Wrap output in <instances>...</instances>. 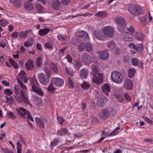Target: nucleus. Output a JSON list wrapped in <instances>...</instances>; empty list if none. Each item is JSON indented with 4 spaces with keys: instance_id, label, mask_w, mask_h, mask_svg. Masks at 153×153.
I'll return each mask as SVG.
<instances>
[{
    "instance_id": "nucleus-28",
    "label": "nucleus",
    "mask_w": 153,
    "mask_h": 153,
    "mask_svg": "<svg viewBox=\"0 0 153 153\" xmlns=\"http://www.w3.org/2000/svg\"><path fill=\"white\" fill-rule=\"evenodd\" d=\"M25 7L26 9L32 10L33 8V6L30 1H27L24 4Z\"/></svg>"
},
{
    "instance_id": "nucleus-51",
    "label": "nucleus",
    "mask_w": 153,
    "mask_h": 153,
    "mask_svg": "<svg viewBox=\"0 0 153 153\" xmlns=\"http://www.w3.org/2000/svg\"><path fill=\"white\" fill-rule=\"evenodd\" d=\"M2 153H13V151L7 148H1Z\"/></svg>"
},
{
    "instance_id": "nucleus-42",
    "label": "nucleus",
    "mask_w": 153,
    "mask_h": 153,
    "mask_svg": "<svg viewBox=\"0 0 153 153\" xmlns=\"http://www.w3.org/2000/svg\"><path fill=\"white\" fill-rule=\"evenodd\" d=\"M53 84L51 82V84H50L49 86L47 88V89L50 93H52L54 92L56 89V88L53 86Z\"/></svg>"
},
{
    "instance_id": "nucleus-14",
    "label": "nucleus",
    "mask_w": 153,
    "mask_h": 153,
    "mask_svg": "<svg viewBox=\"0 0 153 153\" xmlns=\"http://www.w3.org/2000/svg\"><path fill=\"white\" fill-rule=\"evenodd\" d=\"M35 120L37 125L40 128H45L44 123H45L47 121L46 119H42L41 118L36 117Z\"/></svg>"
},
{
    "instance_id": "nucleus-57",
    "label": "nucleus",
    "mask_w": 153,
    "mask_h": 153,
    "mask_svg": "<svg viewBox=\"0 0 153 153\" xmlns=\"http://www.w3.org/2000/svg\"><path fill=\"white\" fill-rule=\"evenodd\" d=\"M45 46L47 48L52 49L53 48V45L51 42H47L45 43Z\"/></svg>"
},
{
    "instance_id": "nucleus-59",
    "label": "nucleus",
    "mask_w": 153,
    "mask_h": 153,
    "mask_svg": "<svg viewBox=\"0 0 153 153\" xmlns=\"http://www.w3.org/2000/svg\"><path fill=\"white\" fill-rule=\"evenodd\" d=\"M91 68L95 74L98 72L97 68L95 65H91Z\"/></svg>"
},
{
    "instance_id": "nucleus-29",
    "label": "nucleus",
    "mask_w": 153,
    "mask_h": 153,
    "mask_svg": "<svg viewBox=\"0 0 153 153\" xmlns=\"http://www.w3.org/2000/svg\"><path fill=\"white\" fill-rule=\"evenodd\" d=\"M109 56V53L107 51H103L100 54V57L102 59L105 60L108 58Z\"/></svg>"
},
{
    "instance_id": "nucleus-11",
    "label": "nucleus",
    "mask_w": 153,
    "mask_h": 153,
    "mask_svg": "<svg viewBox=\"0 0 153 153\" xmlns=\"http://www.w3.org/2000/svg\"><path fill=\"white\" fill-rule=\"evenodd\" d=\"M131 62L132 65L134 66H138L139 68H143L144 65L143 62L137 58L134 57L131 58Z\"/></svg>"
},
{
    "instance_id": "nucleus-21",
    "label": "nucleus",
    "mask_w": 153,
    "mask_h": 153,
    "mask_svg": "<svg viewBox=\"0 0 153 153\" xmlns=\"http://www.w3.org/2000/svg\"><path fill=\"white\" fill-rule=\"evenodd\" d=\"M50 31V28L45 27L40 29L38 31V34L39 36H43L47 35Z\"/></svg>"
},
{
    "instance_id": "nucleus-19",
    "label": "nucleus",
    "mask_w": 153,
    "mask_h": 153,
    "mask_svg": "<svg viewBox=\"0 0 153 153\" xmlns=\"http://www.w3.org/2000/svg\"><path fill=\"white\" fill-rule=\"evenodd\" d=\"M25 66L27 70H33L34 67V64L33 60L31 59L28 60L25 63Z\"/></svg>"
},
{
    "instance_id": "nucleus-24",
    "label": "nucleus",
    "mask_w": 153,
    "mask_h": 153,
    "mask_svg": "<svg viewBox=\"0 0 153 153\" xmlns=\"http://www.w3.org/2000/svg\"><path fill=\"white\" fill-rule=\"evenodd\" d=\"M43 69L48 77L49 78L51 77V64H46L45 66L44 67Z\"/></svg>"
},
{
    "instance_id": "nucleus-26",
    "label": "nucleus",
    "mask_w": 153,
    "mask_h": 153,
    "mask_svg": "<svg viewBox=\"0 0 153 153\" xmlns=\"http://www.w3.org/2000/svg\"><path fill=\"white\" fill-rule=\"evenodd\" d=\"M69 133V131L68 129L65 128H61L57 131V135L63 136Z\"/></svg>"
},
{
    "instance_id": "nucleus-46",
    "label": "nucleus",
    "mask_w": 153,
    "mask_h": 153,
    "mask_svg": "<svg viewBox=\"0 0 153 153\" xmlns=\"http://www.w3.org/2000/svg\"><path fill=\"white\" fill-rule=\"evenodd\" d=\"M9 22L5 19L0 20V25L2 27H5L7 25Z\"/></svg>"
},
{
    "instance_id": "nucleus-30",
    "label": "nucleus",
    "mask_w": 153,
    "mask_h": 153,
    "mask_svg": "<svg viewBox=\"0 0 153 153\" xmlns=\"http://www.w3.org/2000/svg\"><path fill=\"white\" fill-rule=\"evenodd\" d=\"M139 20L140 24L143 26H146L147 23V17L145 16L140 17Z\"/></svg>"
},
{
    "instance_id": "nucleus-7",
    "label": "nucleus",
    "mask_w": 153,
    "mask_h": 153,
    "mask_svg": "<svg viewBox=\"0 0 153 153\" xmlns=\"http://www.w3.org/2000/svg\"><path fill=\"white\" fill-rule=\"evenodd\" d=\"M111 111L108 109H106L101 111L99 113L100 117L102 120L107 119L110 116Z\"/></svg>"
},
{
    "instance_id": "nucleus-36",
    "label": "nucleus",
    "mask_w": 153,
    "mask_h": 153,
    "mask_svg": "<svg viewBox=\"0 0 153 153\" xmlns=\"http://www.w3.org/2000/svg\"><path fill=\"white\" fill-rule=\"evenodd\" d=\"M30 32V30H27L25 31L21 32L19 33V36L21 38H26L28 34Z\"/></svg>"
},
{
    "instance_id": "nucleus-63",
    "label": "nucleus",
    "mask_w": 153,
    "mask_h": 153,
    "mask_svg": "<svg viewBox=\"0 0 153 153\" xmlns=\"http://www.w3.org/2000/svg\"><path fill=\"white\" fill-rule=\"evenodd\" d=\"M57 120L59 122V123L62 125L63 122L65 121V119L61 117L57 116Z\"/></svg>"
},
{
    "instance_id": "nucleus-6",
    "label": "nucleus",
    "mask_w": 153,
    "mask_h": 153,
    "mask_svg": "<svg viewBox=\"0 0 153 153\" xmlns=\"http://www.w3.org/2000/svg\"><path fill=\"white\" fill-rule=\"evenodd\" d=\"M93 82L97 84H100L103 80L102 74L98 72L96 74H92L91 75Z\"/></svg>"
},
{
    "instance_id": "nucleus-53",
    "label": "nucleus",
    "mask_w": 153,
    "mask_h": 153,
    "mask_svg": "<svg viewBox=\"0 0 153 153\" xmlns=\"http://www.w3.org/2000/svg\"><path fill=\"white\" fill-rule=\"evenodd\" d=\"M6 42V40L1 39L0 42V46L3 48H4L7 46Z\"/></svg>"
},
{
    "instance_id": "nucleus-18",
    "label": "nucleus",
    "mask_w": 153,
    "mask_h": 153,
    "mask_svg": "<svg viewBox=\"0 0 153 153\" xmlns=\"http://www.w3.org/2000/svg\"><path fill=\"white\" fill-rule=\"evenodd\" d=\"M18 79H22L25 83H27L28 81V78L27 74L23 70L20 71L19 74V78Z\"/></svg>"
},
{
    "instance_id": "nucleus-50",
    "label": "nucleus",
    "mask_w": 153,
    "mask_h": 153,
    "mask_svg": "<svg viewBox=\"0 0 153 153\" xmlns=\"http://www.w3.org/2000/svg\"><path fill=\"white\" fill-rule=\"evenodd\" d=\"M66 71L67 73L71 76H73L74 75V72L73 70L71 68H66Z\"/></svg>"
},
{
    "instance_id": "nucleus-16",
    "label": "nucleus",
    "mask_w": 153,
    "mask_h": 153,
    "mask_svg": "<svg viewBox=\"0 0 153 153\" xmlns=\"http://www.w3.org/2000/svg\"><path fill=\"white\" fill-rule=\"evenodd\" d=\"M52 6L54 9L56 10H60L62 7L60 2L58 0L53 1L52 2Z\"/></svg>"
},
{
    "instance_id": "nucleus-55",
    "label": "nucleus",
    "mask_w": 153,
    "mask_h": 153,
    "mask_svg": "<svg viewBox=\"0 0 153 153\" xmlns=\"http://www.w3.org/2000/svg\"><path fill=\"white\" fill-rule=\"evenodd\" d=\"M19 87L18 85H16L14 88V91L16 95L19 94H20Z\"/></svg>"
},
{
    "instance_id": "nucleus-60",
    "label": "nucleus",
    "mask_w": 153,
    "mask_h": 153,
    "mask_svg": "<svg viewBox=\"0 0 153 153\" xmlns=\"http://www.w3.org/2000/svg\"><path fill=\"white\" fill-rule=\"evenodd\" d=\"M137 51H141L143 50V45L141 43L137 44Z\"/></svg>"
},
{
    "instance_id": "nucleus-52",
    "label": "nucleus",
    "mask_w": 153,
    "mask_h": 153,
    "mask_svg": "<svg viewBox=\"0 0 153 153\" xmlns=\"http://www.w3.org/2000/svg\"><path fill=\"white\" fill-rule=\"evenodd\" d=\"M7 114L8 115V117L11 119L14 120L16 118V116L12 112L9 111L7 112Z\"/></svg>"
},
{
    "instance_id": "nucleus-15",
    "label": "nucleus",
    "mask_w": 153,
    "mask_h": 153,
    "mask_svg": "<svg viewBox=\"0 0 153 153\" xmlns=\"http://www.w3.org/2000/svg\"><path fill=\"white\" fill-rule=\"evenodd\" d=\"M102 89L103 92L106 95L108 96L111 90L110 84L108 83H105L102 86Z\"/></svg>"
},
{
    "instance_id": "nucleus-8",
    "label": "nucleus",
    "mask_w": 153,
    "mask_h": 153,
    "mask_svg": "<svg viewBox=\"0 0 153 153\" xmlns=\"http://www.w3.org/2000/svg\"><path fill=\"white\" fill-rule=\"evenodd\" d=\"M116 23L119 25V31H120L121 29H123L126 25L125 20L121 16H118L115 19Z\"/></svg>"
},
{
    "instance_id": "nucleus-61",
    "label": "nucleus",
    "mask_w": 153,
    "mask_h": 153,
    "mask_svg": "<svg viewBox=\"0 0 153 153\" xmlns=\"http://www.w3.org/2000/svg\"><path fill=\"white\" fill-rule=\"evenodd\" d=\"M36 9L37 11L41 12L43 10V7L42 5L38 4L36 5Z\"/></svg>"
},
{
    "instance_id": "nucleus-4",
    "label": "nucleus",
    "mask_w": 153,
    "mask_h": 153,
    "mask_svg": "<svg viewBox=\"0 0 153 153\" xmlns=\"http://www.w3.org/2000/svg\"><path fill=\"white\" fill-rule=\"evenodd\" d=\"M31 88L33 91L37 93L39 95L43 96L44 93L41 88L39 86L37 80L33 79L32 81Z\"/></svg>"
},
{
    "instance_id": "nucleus-3",
    "label": "nucleus",
    "mask_w": 153,
    "mask_h": 153,
    "mask_svg": "<svg viewBox=\"0 0 153 153\" xmlns=\"http://www.w3.org/2000/svg\"><path fill=\"white\" fill-rule=\"evenodd\" d=\"M111 78L112 81L116 83H122L123 80L122 74L118 71L113 72L111 75Z\"/></svg>"
},
{
    "instance_id": "nucleus-56",
    "label": "nucleus",
    "mask_w": 153,
    "mask_h": 153,
    "mask_svg": "<svg viewBox=\"0 0 153 153\" xmlns=\"http://www.w3.org/2000/svg\"><path fill=\"white\" fill-rule=\"evenodd\" d=\"M143 118L147 123L149 124H152L153 123V121L146 116H143Z\"/></svg>"
},
{
    "instance_id": "nucleus-41",
    "label": "nucleus",
    "mask_w": 153,
    "mask_h": 153,
    "mask_svg": "<svg viewBox=\"0 0 153 153\" xmlns=\"http://www.w3.org/2000/svg\"><path fill=\"white\" fill-rule=\"evenodd\" d=\"M99 98L100 99V102L101 104H105L108 101V99L104 96L101 95L100 96Z\"/></svg>"
},
{
    "instance_id": "nucleus-17",
    "label": "nucleus",
    "mask_w": 153,
    "mask_h": 153,
    "mask_svg": "<svg viewBox=\"0 0 153 153\" xmlns=\"http://www.w3.org/2000/svg\"><path fill=\"white\" fill-rule=\"evenodd\" d=\"M123 87L127 90H131L133 87L132 81L129 79L124 80Z\"/></svg>"
},
{
    "instance_id": "nucleus-49",
    "label": "nucleus",
    "mask_w": 153,
    "mask_h": 153,
    "mask_svg": "<svg viewBox=\"0 0 153 153\" xmlns=\"http://www.w3.org/2000/svg\"><path fill=\"white\" fill-rule=\"evenodd\" d=\"M9 61L12 65L15 68H17L18 67L17 64L13 59L11 58L9 59Z\"/></svg>"
},
{
    "instance_id": "nucleus-58",
    "label": "nucleus",
    "mask_w": 153,
    "mask_h": 153,
    "mask_svg": "<svg viewBox=\"0 0 153 153\" xmlns=\"http://www.w3.org/2000/svg\"><path fill=\"white\" fill-rule=\"evenodd\" d=\"M105 12L104 11L98 12L96 14V15L99 17H103L105 16Z\"/></svg>"
},
{
    "instance_id": "nucleus-32",
    "label": "nucleus",
    "mask_w": 153,
    "mask_h": 153,
    "mask_svg": "<svg viewBox=\"0 0 153 153\" xmlns=\"http://www.w3.org/2000/svg\"><path fill=\"white\" fill-rule=\"evenodd\" d=\"M136 72V70L134 68H129L128 71V77L130 78H132Z\"/></svg>"
},
{
    "instance_id": "nucleus-39",
    "label": "nucleus",
    "mask_w": 153,
    "mask_h": 153,
    "mask_svg": "<svg viewBox=\"0 0 153 153\" xmlns=\"http://www.w3.org/2000/svg\"><path fill=\"white\" fill-rule=\"evenodd\" d=\"M81 86L83 89L87 90L90 88L91 85L88 82L84 81L83 83L81 84Z\"/></svg>"
},
{
    "instance_id": "nucleus-44",
    "label": "nucleus",
    "mask_w": 153,
    "mask_h": 153,
    "mask_svg": "<svg viewBox=\"0 0 153 153\" xmlns=\"http://www.w3.org/2000/svg\"><path fill=\"white\" fill-rule=\"evenodd\" d=\"M59 40L61 41H66L67 39V37L63 34H59L57 36Z\"/></svg>"
},
{
    "instance_id": "nucleus-35",
    "label": "nucleus",
    "mask_w": 153,
    "mask_h": 153,
    "mask_svg": "<svg viewBox=\"0 0 153 153\" xmlns=\"http://www.w3.org/2000/svg\"><path fill=\"white\" fill-rule=\"evenodd\" d=\"M73 65L75 69L78 71L81 66V64L80 62L75 60L73 62Z\"/></svg>"
},
{
    "instance_id": "nucleus-13",
    "label": "nucleus",
    "mask_w": 153,
    "mask_h": 153,
    "mask_svg": "<svg viewBox=\"0 0 153 153\" xmlns=\"http://www.w3.org/2000/svg\"><path fill=\"white\" fill-rule=\"evenodd\" d=\"M94 35L97 39L100 40H104L105 39V37L103 33L98 30H95L94 32Z\"/></svg>"
},
{
    "instance_id": "nucleus-54",
    "label": "nucleus",
    "mask_w": 153,
    "mask_h": 153,
    "mask_svg": "<svg viewBox=\"0 0 153 153\" xmlns=\"http://www.w3.org/2000/svg\"><path fill=\"white\" fill-rule=\"evenodd\" d=\"M51 67L53 71L56 73L58 72V70L56 65L54 64L51 63Z\"/></svg>"
},
{
    "instance_id": "nucleus-62",
    "label": "nucleus",
    "mask_w": 153,
    "mask_h": 153,
    "mask_svg": "<svg viewBox=\"0 0 153 153\" xmlns=\"http://www.w3.org/2000/svg\"><path fill=\"white\" fill-rule=\"evenodd\" d=\"M59 143V140L55 138L51 142V144L52 145H56Z\"/></svg>"
},
{
    "instance_id": "nucleus-10",
    "label": "nucleus",
    "mask_w": 153,
    "mask_h": 153,
    "mask_svg": "<svg viewBox=\"0 0 153 153\" xmlns=\"http://www.w3.org/2000/svg\"><path fill=\"white\" fill-rule=\"evenodd\" d=\"M51 82L56 86H62L64 84V81L63 79L57 77L52 78Z\"/></svg>"
},
{
    "instance_id": "nucleus-20",
    "label": "nucleus",
    "mask_w": 153,
    "mask_h": 153,
    "mask_svg": "<svg viewBox=\"0 0 153 153\" xmlns=\"http://www.w3.org/2000/svg\"><path fill=\"white\" fill-rule=\"evenodd\" d=\"M120 32L123 33V38L125 41H131L132 40L133 37L131 34L128 33L124 32L123 30L122 31H120Z\"/></svg>"
},
{
    "instance_id": "nucleus-12",
    "label": "nucleus",
    "mask_w": 153,
    "mask_h": 153,
    "mask_svg": "<svg viewBox=\"0 0 153 153\" xmlns=\"http://www.w3.org/2000/svg\"><path fill=\"white\" fill-rule=\"evenodd\" d=\"M38 76L40 82L41 84L45 85H47L48 84L49 82L48 78L45 75L42 73H41L38 75Z\"/></svg>"
},
{
    "instance_id": "nucleus-22",
    "label": "nucleus",
    "mask_w": 153,
    "mask_h": 153,
    "mask_svg": "<svg viewBox=\"0 0 153 153\" xmlns=\"http://www.w3.org/2000/svg\"><path fill=\"white\" fill-rule=\"evenodd\" d=\"M120 129V128L119 127H117L112 132L110 133L105 131V135L107 137H111L116 135L119 133L118 131Z\"/></svg>"
},
{
    "instance_id": "nucleus-25",
    "label": "nucleus",
    "mask_w": 153,
    "mask_h": 153,
    "mask_svg": "<svg viewBox=\"0 0 153 153\" xmlns=\"http://www.w3.org/2000/svg\"><path fill=\"white\" fill-rule=\"evenodd\" d=\"M21 96L22 98L26 104H30V102L28 100V97L27 96V94L22 90H20Z\"/></svg>"
},
{
    "instance_id": "nucleus-34",
    "label": "nucleus",
    "mask_w": 153,
    "mask_h": 153,
    "mask_svg": "<svg viewBox=\"0 0 153 153\" xmlns=\"http://www.w3.org/2000/svg\"><path fill=\"white\" fill-rule=\"evenodd\" d=\"M42 59L40 57H38L36 60V66L39 68L41 67L42 63Z\"/></svg>"
},
{
    "instance_id": "nucleus-23",
    "label": "nucleus",
    "mask_w": 153,
    "mask_h": 153,
    "mask_svg": "<svg viewBox=\"0 0 153 153\" xmlns=\"http://www.w3.org/2000/svg\"><path fill=\"white\" fill-rule=\"evenodd\" d=\"M17 111L19 115L24 118L28 112V111L22 107H20L17 110Z\"/></svg>"
},
{
    "instance_id": "nucleus-31",
    "label": "nucleus",
    "mask_w": 153,
    "mask_h": 153,
    "mask_svg": "<svg viewBox=\"0 0 153 153\" xmlns=\"http://www.w3.org/2000/svg\"><path fill=\"white\" fill-rule=\"evenodd\" d=\"M135 38L138 40L142 41L145 38L144 35L141 32H137L136 34Z\"/></svg>"
},
{
    "instance_id": "nucleus-1",
    "label": "nucleus",
    "mask_w": 153,
    "mask_h": 153,
    "mask_svg": "<svg viewBox=\"0 0 153 153\" xmlns=\"http://www.w3.org/2000/svg\"><path fill=\"white\" fill-rule=\"evenodd\" d=\"M79 34L77 39V41L80 43L78 46V50L80 51H83L85 48V41H89V37L87 32L82 30L79 31Z\"/></svg>"
},
{
    "instance_id": "nucleus-5",
    "label": "nucleus",
    "mask_w": 153,
    "mask_h": 153,
    "mask_svg": "<svg viewBox=\"0 0 153 153\" xmlns=\"http://www.w3.org/2000/svg\"><path fill=\"white\" fill-rule=\"evenodd\" d=\"M114 28L109 26L104 27L102 29L105 38H112L114 36Z\"/></svg>"
},
{
    "instance_id": "nucleus-37",
    "label": "nucleus",
    "mask_w": 153,
    "mask_h": 153,
    "mask_svg": "<svg viewBox=\"0 0 153 153\" xmlns=\"http://www.w3.org/2000/svg\"><path fill=\"white\" fill-rule=\"evenodd\" d=\"M33 40L32 38H29L27 41L24 43V46L26 47L32 46L33 44Z\"/></svg>"
},
{
    "instance_id": "nucleus-2",
    "label": "nucleus",
    "mask_w": 153,
    "mask_h": 153,
    "mask_svg": "<svg viewBox=\"0 0 153 153\" xmlns=\"http://www.w3.org/2000/svg\"><path fill=\"white\" fill-rule=\"evenodd\" d=\"M128 10L130 13L134 16L144 13V11L142 7L138 5L131 4L128 7Z\"/></svg>"
},
{
    "instance_id": "nucleus-27",
    "label": "nucleus",
    "mask_w": 153,
    "mask_h": 153,
    "mask_svg": "<svg viewBox=\"0 0 153 153\" xmlns=\"http://www.w3.org/2000/svg\"><path fill=\"white\" fill-rule=\"evenodd\" d=\"M88 71L86 68H83L80 71L79 74L84 79H86L88 75Z\"/></svg>"
},
{
    "instance_id": "nucleus-33",
    "label": "nucleus",
    "mask_w": 153,
    "mask_h": 153,
    "mask_svg": "<svg viewBox=\"0 0 153 153\" xmlns=\"http://www.w3.org/2000/svg\"><path fill=\"white\" fill-rule=\"evenodd\" d=\"M66 48L65 47H64L61 49L59 50V52L58 53V56H56V59H60V58L63 56L64 53L66 49Z\"/></svg>"
},
{
    "instance_id": "nucleus-47",
    "label": "nucleus",
    "mask_w": 153,
    "mask_h": 153,
    "mask_svg": "<svg viewBox=\"0 0 153 153\" xmlns=\"http://www.w3.org/2000/svg\"><path fill=\"white\" fill-rule=\"evenodd\" d=\"M68 87L70 88H73L74 87V83L70 77L68 78Z\"/></svg>"
},
{
    "instance_id": "nucleus-9",
    "label": "nucleus",
    "mask_w": 153,
    "mask_h": 153,
    "mask_svg": "<svg viewBox=\"0 0 153 153\" xmlns=\"http://www.w3.org/2000/svg\"><path fill=\"white\" fill-rule=\"evenodd\" d=\"M83 62L86 65H88L91 62L92 58L91 56L86 53H84L82 56Z\"/></svg>"
},
{
    "instance_id": "nucleus-43",
    "label": "nucleus",
    "mask_w": 153,
    "mask_h": 153,
    "mask_svg": "<svg viewBox=\"0 0 153 153\" xmlns=\"http://www.w3.org/2000/svg\"><path fill=\"white\" fill-rule=\"evenodd\" d=\"M13 93V90L11 89L7 88L5 89L4 91V93L7 96H10Z\"/></svg>"
},
{
    "instance_id": "nucleus-64",
    "label": "nucleus",
    "mask_w": 153,
    "mask_h": 153,
    "mask_svg": "<svg viewBox=\"0 0 153 153\" xmlns=\"http://www.w3.org/2000/svg\"><path fill=\"white\" fill-rule=\"evenodd\" d=\"M127 30L131 33H134V28L133 27L130 26L129 27H127Z\"/></svg>"
},
{
    "instance_id": "nucleus-48",
    "label": "nucleus",
    "mask_w": 153,
    "mask_h": 153,
    "mask_svg": "<svg viewBox=\"0 0 153 153\" xmlns=\"http://www.w3.org/2000/svg\"><path fill=\"white\" fill-rule=\"evenodd\" d=\"M129 46L131 48L134 49V51L133 52V53H136L137 51V48L134 43H133L131 42L130 43L129 45Z\"/></svg>"
},
{
    "instance_id": "nucleus-45",
    "label": "nucleus",
    "mask_w": 153,
    "mask_h": 153,
    "mask_svg": "<svg viewBox=\"0 0 153 153\" xmlns=\"http://www.w3.org/2000/svg\"><path fill=\"white\" fill-rule=\"evenodd\" d=\"M17 81L21 88L24 90L27 91V87L26 85H24L22 80L19 79H17Z\"/></svg>"
},
{
    "instance_id": "nucleus-40",
    "label": "nucleus",
    "mask_w": 153,
    "mask_h": 153,
    "mask_svg": "<svg viewBox=\"0 0 153 153\" xmlns=\"http://www.w3.org/2000/svg\"><path fill=\"white\" fill-rule=\"evenodd\" d=\"M107 46L111 50H112L115 47V43L113 41L108 42L106 44Z\"/></svg>"
},
{
    "instance_id": "nucleus-38",
    "label": "nucleus",
    "mask_w": 153,
    "mask_h": 153,
    "mask_svg": "<svg viewBox=\"0 0 153 153\" xmlns=\"http://www.w3.org/2000/svg\"><path fill=\"white\" fill-rule=\"evenodd\" d=\"M85 43L86 44H85V49L86 51L89 53H91L93 51L91 44L89 42H85Z\"/></svg>"
}]
</instances>
